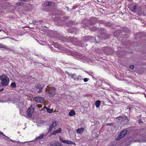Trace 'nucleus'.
Wrapping results in <instances>:
<instances>
[{
    "label": "nucleus",
    "instance_id": "nucleus-1",
    "mask_svg": "<svg viewBox=\"0 0 146 146\" xmlns=\"http://www.w3.org/2000/svg\"><path fill=\"white\" fill-rule=\"evenodd\" d=\"M1 84L3 86H7L9 81V78L5 75L2 74L0 76Z\"/></svg>",
    "mask_w": 146,
    "mask_h": 146
},
{
    "label": "nucleus",
    "instance_id": "nucleus-2",
    "mask_svg": "<svg viewBox=\"0 0 146 146\" xmlns=\"http://www.w3.org/2000/svg\"><path fill=\"white\" fill-rule=\"evenodd\" d=\"M46 90L47 93L50 97H53L55 93V89L51 86H48L46 88Z\"/></svg>",
    "mask_w": 146,
    "mask_h": 146
},
{
    "label": "nucleus",
    "instance_id": "nucleus-3",
    "mask_svg": "<svg viewBox=\"0 0 146 146\" xmlns=\"http://www.w3.org/2000/svg\"><path fill=\"white\" fill-rule=\"evenodd\" d=\"M127 133V131L126 129L124 130L118 135L117 137H116V140H120L121 139L124 137Z\"/></svg>",
    "mask_w": 146,
    "mask_h": 146
},
{
    "label": "nucleus",
    "instance_id": "nucleus-4",
    "mask_svg": "<svg viewBox=\"0 0 146 146\" xmlns=\"http://www.w3.org/2000/svg\"><path fill=\"white\" fill-rule=\"evenodd\" d=\"M34 110V107H33L32 105H31L30 108L27 111V113L28 116L29 117H31Z\"/></svg>",
    "mask_w": 146,
    "mask_h": 146
},
{
    "label": "nucleus",
    "instance_id": "nucleus-5",
    "mask_svg": "<svg viewBox=\"0 0 146 146\" xmlns=\"http://www.w3.org/2000/svg\"><path fill=\"white\" fill-rule=\"evenodd\" d=\"M59 139L63 143L70 145L73 144L74 145H76V144L75 143H74L73 141L69 140H63V139L62 138H61L60 137H59Z\"/></svg>",
    "mask_w": 146,
    "mask_h": 146
},
{
    "label": "nucleus",
    "instance_id": "nucleus-6",
    "mask_svg": "<svg viewBox=\"0 0 146 146\" xmlns=\"http://www.w3.org/2000/svg\"><path fill=\"white\" fill-rule=\"evenodd\" d=\"M44 99L41 97L36 96L34 98V100L35 101L38 103H42L43 102Z\"/></svg>",
    "mask_w": 146,
    "mask_h": 146
},
{
    "label": "nucleus",
    "instance_id": "nucleus-7",
    "mask_svg": "<svg viewBox=\"0 0 146 146\" xmlns=\"http://www.w3.org/2000/svg\"><path fill=\"white\" fill-rule=\"evenodd\" d=\"M50 146H62V144L58 141H53L50 143Z\"/></svg>",
    "mask_w": 146,
    "mask_h": 146
},
{
    "label": "nucleus",
    "instance_id": "nucleus-8",
    "mask_svg": "<svg viewBox=\"0 0 146 146\" xmlns=\"http://www.w3.org/2000/svg\"><path fill=\"white\" fill-rule=\"evenodd\" d=\"M53 46L55 48H57V50H56V51H58L59 52H61L62 50H64L65 49L64 47L60 48L58 44L57 43H55L53 45Z\"/></svg>",
    "mask_w": 146,
    "mask_h": 146
},
{
    "label": "nucleus",
    "instance_id": "nucleus-9",
    "mask_svg": "<svg viewBox=\"0 0 146 146\" xmlns=\"http://www.w3.org/2000/svg\"><path fill=\"white\" fill-rule=\"evenodd\" d=\"M46 135V134H45L44 133L40 134L38 137L35 138L33 141H31L32 142L34 141H35L36 140L42 139L44 136V135Z\"/></svg>",
    "mask_w": 146,
    "mask_h": 146
},
{
    "label": "nucleus",
    "instance_id": "nucleus-10",
    "mask_svg": "<svg viewBox=\"0 0 146 146\" xmlns=\"http://www.w3.org/2000/svg\"><path fill=\"white\" fill-rule=\"evenodd\" d=\"M127 117L126 116H125L124 117L121 116L118 117V119L119 120V121H118V122L123 123V120H124V119H126V121L127 122L128 121V119H127Z\"/></svg>",
    "mask_w": 146,
    "mask_h": 146
},
{
    "label": "nucleus",
    "instance_id": "nucleus-11",
    "mask_svg": "<svg viewBox=\"0 0 146 146\" xmlns=\"http://www.w3.org/2000/svg\"><path fill=\"white\" fill-rule=\"evenodd\" d=\"M57 124V122L56 121L54 122L52 124H51L50 127L49 131H50L53 128L55 127Z\"/></svg>",
    "mask_w": 146,
    "mask_h": 146
},
{
    "label": "nucleus",
    "instance_id": "nucleus-12",
    "mask_svg": "<svg viewBox=\"0 0 146 146\" xmlns=\"http://www.w3.org/2000/svg\"><path fill=\"white\" fill-rule=\"evenodd\" d=\"M84 129L83 128H78L76 130L77 132L79 134L82 133L84 131Z\"/></svg>",
    "mask_w": 146,
    "mask_h": 146
},
{
    "label": "nucleus",
    "instance_id": "nucleus-13",
    "mask_svg": "<svg viewBox=\"0 0 146 146\" xmlns=\"http://www.w3.org/2000/svg\"><path fill=\"white\" fill-rule=\"evenodd\" d=\"M0 48H2L3 50L4 49H8V47L5 45H3L2 43H0Z\"/></svg>",
    "mask_w": 146,
    "mask_h": 146
},
{
    "label": "nucleus",
    "instance_id": "nucleus-14",
    "mask_svg": "<svg viewBox=\"0 0 146 146\" xmlns=\"http://www.w3.org/2000/svg\"><path fill=\"white\" fill-rule=\"evenodd\" d=\"M61 131V129L60 128L59 129L56 130L55 131H53L51 133V135H54L56 133H60Z\"/></svg>",
    "mask_w": 146,
    "mask_h": 146
},
{
    "label": "nucleus",
    "instance_id": "nucleus-15",
    "mask_svg": "<svg viewBox=\"0 0 146 146\" xmlns=\"http://www.w3.org/2000/svg\"><path fill=\"white\" fill-rule=\"evenodd\" d=\"M76 114L75 111L73 110H71L69 113V115L70 116H73Z\"/></svg>",
    "mask_w": 146,
    "mask_h": 146
},
{
    "label": "nucleus",
    "instance_id": "nucleus-16",
    "mask_svg": "<svg viewBox=\"0 0 146 146\" xmlns=\"http://www.w3.org/2000/svg\"><path fill=\"white\" fill-rule=\"evenodd\" d=\"M101 102L100 100H97L95 103V106L96 108H98L100 106Z\"/></svg>",
    "mask_w": 146,
    "mask_h": 146
},
{
    "label": "nucleus",
    "instance_id": "nucleus-17",
    "mask_svg": "<svg viewBox=\"0 0 146 146\" xmlns=\"http://www.w3.org/2000/svg\"><path fill=\"white\" fill-rule=\"evenodd\" d=\"M80 56H79V57H78L80 59H82L84 60H87V58L84 56L82 55V54H79Z\"/></svg>",
    "mask_w": 146,
    "mask_h": 146
},
{
    "label": "nucleus",
    "instance_id": "nucleus-18",
    "mask_svg": "<svg viewBox=\"0 0 146 146\" xmlns=\"http://www.w3.org/2000/svg\"><path fill=\"white\" fill-rule=\"evenodd\" d=\"M23 106V102H20L17 105V106L20 109V108L22 107Z\"/></svg>",
    "mask_w": 146,
    "mask_h": 146
},
{
    "label": "nucleus",
    "instance_id": "nucleus-19",
    "mask_svg": "<svg viewBox=\"0 0 146 146\" xmlns=\"http://www.w3.org/2000/svg\"><path fill=\"white\" fill-rule=\"evenodd\" d=\"M10 86L12 88H15L16 87V84L15 82H12L10 85Z\"/></svg>",
    "mask_w": 146,
    "mask_h": 146
},
{
    "label": "nucleus",
    "instance_id": "nucleus-20",
    "mask_svg": "<svg viewBox=\"0 0 146 146\" xmlns=\"http://www.w3.org/2000/svg\"><path fill=\"white\" fill-rule=\"evenodd\" d=\"M136 9V5H134L133 7V9L131 10V11L133 12H135Z\"/></svg>",
    "mask_w": 146,
    "mask_h": 146
},
{
    "label": "nucleus",
    "instance_id": "nucleus-21",
    "mask_svg": "<svg viewBox=\"0 0 146 146\" xmlns=\"http://www.w3.org/2000/svg\"><path fill=\"white\" fill-rule=\"evenodd\" d=\"M46 108V110H47V111L49 113H51L52 112V110L51 109H50V108Z\"/></svg>",
    "mask_w": 146,
    "mask_h": 146
},
{
    "label": "nucleus",
    "instance_id": "nucleus-22",
    "mask_svg": "<svg viewBox=\"0 0 146 146\" xmlns=\"http://www.w3.org/2000/svg\"><path fill=\"white\" fill-rule=\"evenodd\" d=\"M105 83L107 84V85H108L110 87H111V85L110 82L108 81H105Z\"/></svg>",
    "mask_w": 146,
    "mask_h": 146
},
{
    "label": "nucleus",
    "instance_id": "nucleus-23",
    "mask_svg": "<svg viewBox=\"0 0 146 146\" xmlns=\"http://www.w3.org/2000/svg\"><path fill=\"white\" fill-rule=\"evenodd\" d=\"M36 87L37 89H40L42 87L41 86L40 84L37 85L36 86Z\"/></svg>",
    "mask_w": 146,
    "mask_h": 146
},
{
    "label": "nucleus",
    "instance_id": "nucleus-24",
    "mask_svg": "<svg viewBox=\"0 0 146 146\" xmlns=\"http://www.w3.org/2000/svg\"><path fill=\"white\" fill-rule=\"evenodd\" d=\"M84 81L85 82H87L88 80H89V79L88 78H85L83 79Z\"/></svg>",
    "mask_w": 146,
    "mask_h": 146
},
{
    "label": "nucleus",
    "instance_id": "nucleus-25",
    "mask_svg": "<svg viewBox=\"0 0 146 146\" xmlns=\"http://www.w3.org/2000/svg\"><path fill=\"white\" fill-rule=\"evenodd\" d=\"M72 42L73 44H76V45H78L80 46L81 45H79V44H78V43H75L74 41L73 40H72L71 41Z\"/></svg>",
    "mask_w": 146,
    "mask_h": 146
},
{
    "label": "nucleus",
    "instance_id": "nucleus-26",
    "mask_svg": "<svg viewBox=\"0 0 146 146\" xmlns=\"http://www.w3.org/2000/svg\"><path fill=\"white\" fill-rule=\"evenodd\" d=\"M43 88V87H42L40 89V90L38 91V93H40V92H42V88Z\"/></svg>",
    "mask_w": 146,
    "mask_h": 146
},
{
    "label": "nucleus",
    "instance_id": "nucleus-27",
    "mask_svg": "<svg viewBox=\"0 0 146 146\" xmlns=\"http://www.w3.org/2000/svg\"><path fill=\"white\" fill-rule=\"evenodd\" d=\"M36 106L38 108H41L42 107V106L41 105H38Z\"/></svg>",
    "mask_w": 146,
    "mask_h": 146
},
{
    "label": "nucleus",
    "instance_id": "nucleus-28",
    "mask_svg": "<svg viewBox=\"0 0 146 146\" xmlns=\"http://www.w3.org/2000/svg\"><path fill=\"white\" fill-rule=\"evenodd\" d=\"M134 66L133 65H131L130 66L129 68L131 69H133L134 68Z\"/></svg>",
    "mask_w": 146,
    "mask_h": 146
},
{
    "label": "nucleus",
    "instance_id": "nucleus-29",
    "mask_svg": "<svg viewBox=\"0 0 146 146\" xmlns=\"http://www.w3.org/2000/svg\"><path fill=\"white\" fill-rule=\"evenodd\" d=\"M0 135H3L4 136L7 137L5 135H4L3 133L2 132L0 131Z\"/></svg>",
    "mask_w": 146,
    "mask_h": 146
},
{
    "label": "nucleus",
    "instance_id": "nucleus-30",
    "mask_svg": "<svg viewBox=\"0 0 146 146\" xmlns=\"http://www.w3.org/2000/svg\"><path fill=\"white\" fill-rule=\"evenodd\" d=\"M51 4H52L51 3L49 2V3H48V4H47V5L48 6H50L51 5Z\"/></svg>",
    "mask_w": 146,
    "mask_h": 146
},
{
    "label": "nucleus",
    "instance_id": "nucleus-31",
    "mask_svg": "<svg viewBox=\"0 0 146 146\" xmlns=\"http://www.w3.org/2000/svg\"><path fill=\"white\" fill-rule=\"evenodd\" d=\"M4 90V88H2L1 89H0V92H2Z\"/></svg>",
    "mask_w": 146,
    "mask_h": 146
},
{
    "label": "nucleus",
    "instance_id": "nucleus-32",
    "mask_svg": "<svg viewBox=\"0 0 146 146\" xmlns=\"http://www.w3.org/2000/svg\"><path fill=\"white\" fill-rule=\"evenodd\" d=\"M80 76H78L77 78V79H79V78H80Z\"/></svg>",
    "mask_w": 146,
    "mask_h": 146
},
{
    "label": "nucleus",
    "instance_id": "nucleus-33",
    "mask_svg": "<svg viewBox=\"0 0 146 146\" xmlns=\"http://www.w3.org/2000/svg\"><path fill=\"white\" fill-rule=\"evenodd\" d=\"M21 1H28L29 0H21Z\"/></svg>",
    "mask_w": 146,
    "mask_h": 146
},
{
    "label": "nucleus",
    "instance_id": "nucleus-34",
    "mask_svg": "<svg viewBox=\"0 0 146 146\" xmlns=\"http://www.w3.org/2000/svg\"><path fill=\"white\" fill-rule=\"evenodd\" d=\"M89 38V37L87 36H85V38Z\"/></svg>",
    "mask_w": 146,
    "mask_h": 146
},
{
    "label": "nucleus",
    "instance_id": "nucleus-35",
    "mask_svg": "<svg viewBox=\"0 0 146 146\" xmlns=\"http://www.w3.org/2000/svg\"><path fill=\"white\" fill-rule=\"evenodd\" d=\"M107 125H111V124H110V123H108V124H107Z\"/></svg>",
    "mask_w": 146,
    "mask_h": 146
},
{
    "label": "nucleus",
    "instance_id": "nucleus-36",
    "mask_svg": "<svg viewBox=\"0 0 146 146\" xmlns=\"http://www.w3.org/2000/svg\"><path fill=\"white\" fill-rule=\"evenodd\" d=\"M10 139L11 141H13V142H14V141H13V140H12L11 139Z\"/></svg>",
    "mask_w": 146,
    "mask_h": 146
},
{
    "label": "nucleus",
    "instance_id": "nucleus-37",
    "mask_svg": "<svg viewBox=\"0 0 146 146\" xmlns=\"http://www.w3.org/2000/svg\"><path fill=\"white\" fill-rule=\"evenodd\" d=\"M137 35H140V33H138L137 34Z\"/></svg>",
    "mask_w": 146,
    "mask_h": 146
},
{
    "label": "nucleus",
    "instance_id": "nucleus-38",
    "mask_svg": "<svg viewBox=\"0 0 146 146\" xmlns=\"http://www.w3.org/2000/svg\"><path fill=\"white\" fill-rule=\"evenodd\" d=\"M20 113H21V114H22L21 112V111H20Z\"/></svg>",
    "mask_w": 146,
    "mask_h": 146
},
{
    "label": "nucleus",
    "instance_id": "nucleus-39",
    "mask_svg": "<svg viewBox=\"0 0 146 146\" xmlns=\"http://www.w3.org/2000/svg\"><path fill=\"white\" fill-rule=\"evenodd\" d=\"M1 29H0V32H1Z\"/></svg>",
    "mask_w": 146,
    "mask_h": 146
},
{
    "label": "nucleus",
    "instance_id": "nucleus-40",
    "mask_svg": "<svg viewBox=\"0 0 146 146\" xmlns=\"http://www.w3.org/2000/svg\"><path fill=\"white\" fill-rule=\"evenodd\" d=\"M129 109L130 110V109H131V108H129Z\"/></svg>",
    "mask_w": 146,
    "mask_h": 146
},
{
    "label": "nucleus",
    "instance_id": "nucleus-41",
    "mask_svg": "<svg viewBox=\"0 0 146 146\" xmlns=\"http://www.w3.org/2000/svg\"><path fill=\"white\" fill-rule=\"evenodd\" d=\"M31 142V141H29L28 142Z\"/></svg>",
    "mask_w": 146,
    "mask_h": 146
},
{
    "label": "nucleus",
    "instance_id": "nucleus-42",
    "mask_svg": "<svg viewBox=\"0 0 146 146\" xmlns=\"http://www.w3.org/2000/svg\"><path fill=\"white\" fill-rule=\"evenodd\" d=\"M88 40V39L87 40L86 39V40Z\"/></svg>",
    "mask_w": 146,
    "mask_h": 146
}]
</instances>
